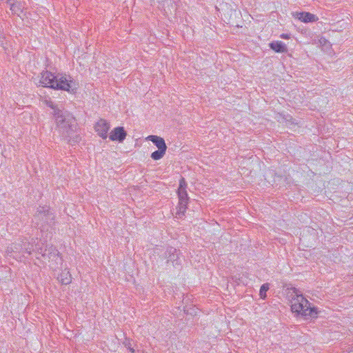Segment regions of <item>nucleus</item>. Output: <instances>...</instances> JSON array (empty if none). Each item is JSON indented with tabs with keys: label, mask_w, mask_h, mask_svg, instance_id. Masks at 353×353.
Listing matches in <instances>:
<instances>
[{
	"label": "nucleus",
	"mask_w": 353,
	"mask_h": 353,
	"mask_svg": "<svg viewBox=\"0 0 353 353\" xmlns=\"http://www.w3.org/2000/svg\"><path fill=\"white\" fill-rule=\"evenodd\" d=\"M55 130L63 139L70 145H74L81 140L80 135L77 132L75 119L67 111L58 110L55 114Z\"/></svg>",
	"instance_id": "obj_1"
},
{
	"label": "nucleus",
	"mask_w": 353,
	"mask_h": 353,
	"mask_svg": "<svg viewBox=\"0 0 353 353\" xmlns=\"http://www.w3.org/2000/svg\"><path fill=\"white\" fill-rule=\"evenodd\" d=\"M288 298L291 303V310L293 313L300 314L304 316L305 319L317 316V309L311 307L310 302L299 290L292 288L288 289Z\"/></svg>",
	"instance_id": "obj_2"
},
{
	"label": "nucleus",
	"mask_w": 353,
	"mask_h": 353,
	"mask_svg": "<svg viewBox=\"0 0 353 353\" xmlns=\"http://www.w3.org/2000/svg\"><path fill=\"white\" fill-rule=\"evenodd\" d=\"M55 216L50 211L48 206H39L34 216L33 222L39 227L41 232H51L54 225Z\"/></svg>",
	"instance_id": "obj_3"
},
{
	"label": "nucleus",
	"mask_w": 353,
	"mask_h": 353,
	"mask_svg": "<svg viewBox=\"0 0 353 353\" xmlns=\"http://www.w3.org/2000/svg\"><path fill=\"white\" fill-rule=\"evenodd\" d=\"M51 88L75 93L78 89V83L70 76L61 74L56 76L55 83L51 85Z\"/></svg>",
	"instance_id": "obj_4"
},
{
	"label": "nucleus",
	"mask_w": 353,
	"mask_h": 353,
	"mask_svg": "<svg viewBox=\"0 0 353 353\" xmlns=\"http://www.w3.org/2000/svg\"><path fill=\"white\" fill-rule=\"evenodd\" d=\"M178 196L179 201L177 215L179 218H181V216L184 215L186 210L189 200L186 190H178Z\"/></svg>",
	"instance_id": "obj_5"
},
{
	"label": "nucleus",
	"mask_w": 353,
	"mask_h": 353,
	"mask_svg": "<svg viewBox=\"0 0 353 353\" xmlns=\"http://www.w3.org/2000/svg\"><path fill=\"white\" fill-rule=\"evenodd\" d=\"M110 125L109 123L105 119L99 120L95 124L94 128L98 135L103 139L108 137V132L110 130Z\"/></svg>",
	"instance_id": "obj_6"
},
{
	"label": "nucleus",
	"mask_w": 353,
	"mask_h": 353,
	"mask_svg": "<svg viewBox=\"0 0 353 353\" xmlns=\"http://www.w3.org/2000/svg\"><path fill=\"white\" fill-rule=\"evenodd\" d=\"M56 81V76L49 71H43L41 73L39 85L43 87L51 88V85L54 84Z\"/></svg>",
	"instance_id": "obj_7"
},
{
	"label": "nucleus",
	"mask_w": 353,
	"mask_h": 353,
	"mask_svg": "<svg viewBox=\"0 0 353 353\" xmlns=\"http://www.w3.org/2000/svg\"><path fill=\"white\" fill-rule=\"evenodd\" d=\"M165 258L167 259V263L171 262L174 266L179 265V252L173 247L167 248L165 252Z\"/></svg>",
	"instance_id": "obj_8"
},
{
	"label": "nucleus",
	"mask_w": 353,
	"mask_h": 353,
	"mask_svg": "<svg viewBox=\"0 0 353 353\" xmlns=\"http://www.w3.org/2000/svg\"><path fill=\"white\" fill-rule=\"evenodd\" d=\"M127 133L123 127L114 128L110 134L109 138L111 141L122 142L125 139Z\"/></svg>",
	"instance_id": "obj_9"
},
{
	"label": "nucleus",
	"mask_w": 353,
	"mask_h": 353,
	"mask_svg": "<svg viewBox=\"0 0 353 353\" xmlns=\"http://www.w3.org/2000/svg\"><path fill=\"white\" fill-rule=\"evenodd\" d=\"M46 250L48 252V260L49 261H54L57 265L61 264L62 259L59 256V252L53 245H46Z\"/></svg>",
	"instance_id": "obj_10"
},
{
	"label": "nucleus",
	"mask_w": 353,
	"mask_h": 353,
	"mask_svg": "<svg viewBox=\"0 0 353 353\" xmlns=\"http://www.w3.org/2000/svg\"><path fill=\"white\" fill-rule=\"evenodd\" d=\"M296 16L301 21L304 23L315 22L319 19L315 14L306 12H299Z\"/></svg>",
	"instance_id": "obj_11"
},
{
	"label": "nucleus",
	"mask_w": 353,
	"mask_h": 353,
	"mask_svg": "<svg viewBox=\"0 0 353 353\" xmlns=\"http://www.w3.org/2000/svg\"><path fill=\"white\" fill-rule=\"evenodd\" d=\"M147 140L152 141L158 149L167 150V145L165 140L160 137L157 135H150L146 138Z\"/></svg>",
	"instance_id": "obj_12"
},
{
	"label": "nucleus",
	"mask_w": 353,
	"mask_h": 353,
	"mask_svg": "<svg viewBox=\"0 0 353 353\" xmlns=\"http://www.w3.org/2000/svg\"><path fill=\"white\" fill-rule=\"evenodd\" d=\"M21 251H22V244L21 243H14L7 248L8 254H11V256L14 258L20 257Z\"/></svg>",
	"instance_id": "obj_13"
},
{
	"label": "nucleus",
	"mask_w": 353,
	"mask_h": 353,
	"mask_svg": "<svg viewBox=\"0 0 353 353\" xmlns=\"http://www.w3.org/2000/svg\"><path fill=\"white\" fill-rule=\"evenodd\" d=\"M269 46L276 52L282 53L288 51L286 45L281 41H272L269 43Z\"/></svg>",
	"instance_id": "obj_14"
},
{
	"label": "nucleus",
	"mask_w": 353,
	"mask_h": 353,
	"mask_svg": "<svg viewBox=\"0 0 353 353\" xmlns=\"http://www.w3.org/2000/svg\"><path fill=\"white\" fill-rule=\"evenodd\" d=\"M57 279L63 285L70 284L72 281V276L70 272L65 269L62 270L61 274L58 276Z\"/></svg>",
	"instance_id": "obj_15"
},
{
	"label": "nucleus",
	"mask_w": 353,
	"mask_h": 353,
	"mask_svg": "<svg viewBox=\"0 0 353 353\" xmlns=\"http://www.w3.org/2000/svg\"><path fill=\"white\" fill-rule=\"evenodd\" d=\"M7 4L10 6V10L13 14L19 15L20 12H22V6L18 2H12V0H8Z\"/></svg>",
	"instance_id": "obj_16"
},
{
	"label": "nucleus",
	"mask_w": 353,
	"mask_h": 353,
	"mask_svg": "<svg viewBox=\"0 0 353 353\" xmlns=\"http://www.w3.org/2000/svg\"><path fill=\"white\" fill-rule=\"evenodd\" d=\"M43 102L46 105L50 108L53 110L52 114L54 117H55V114L58 110H63V109L59 108L57 105H55L50 99H45Z\"/></svg>",
	"instance_id": "obj_17"
},
{
	"label": "nucleus",
	"mask_w": 353,
	"mask_h": 353,
	"mask_svg": "<svg viewBox=\"0 0 353 353\" xmlns=\"http://www.w3.org/2000/svg\"><path fill=\"white\" fill-rule=\"evenodd\" d=\"M167 150L158 149L151 154V158L153 160H159L163 157Z\"/></svg>",
	"instance_id": "obj_18"
},
{
	"label": "nucleus",
	"mask_w": 353,
	"mask_h": 353,
	"mask_svg": "<svg viewBox=\"0 0 353 353\" xmlns=\"http://www.w3.org/2000/svg\"><path fill=\"white\" fill-rule=\"evenodd\" d=\"M24 245L25 252L28 254H30L32 252H36L37 253V249L39 248V245L37 244L35 245V248H34V245L28 242H25Z\"/></svg>",
	"instance_id": "obj_19"
},
{
	"label": "nucleus",
	"mask_w": 353,
	"mask_h": 353,
	"mask_svg": "<svg viewBox=\"0 0 353 353\" xmlns=\"http://www.w3.org/2000/svg\"><path fill=\"white\" fill-rule=\"evenodd\" d=\"M268 290H269V284L268 283H264L261 286L260 291H259V295L261 299H265L266 292Z\"/></svg>",
	"instance_id": "obj_20"
},
{
	"label": "nucleus",
	"mask_w": 353,
	"mask_h": 353,
	"mask_svg": "<svg viewBox=\"0 0 353 353\" xmlns=\"http://www.w3.org/2000/svg\"><path fill=\"white\" fill-rule=\"evenodd\" d=\"M37 253L39 254H41V257L42 258V259H43V260L48 259V252L46 250V246L45 247V248L39 247L37 249Z\"/></svg>",
	"instance_id": "obj_21"
},
{
	"label": "nucleus",
	"mask_w": 353,
	"mask_h": 353,
	"mask_svg": "<svg viewBox=\"0 0 353 353\" xmlns=\"http://www.w3.org/2000/svg\"><path fill=\"white\" fill-rule=\"evenodd\" d=\"M124 346L130 352L134 348L132 347L131 341L130 339H125V340L123 341Z\"/></svg>",
	"instance_id": "obj_22"
},
{
	"label": "nucleus",
	"mask_w": 353,
	"mask_h": 353,
	"mask_svg": "<svg viewBox=\"0 0 353 353\" xmlns=\"http://www.w3.org/2000/svg\"><path fill=\"white\" fill-rule=\"evenodd\" d=\"M186 187H187V184L185 183V179L183 178H182L180 180L179 187L178 188V190H186Z\"/></svg>",
	"instance_id": "obj_23"
},
{
	"label": "nucleus",
	"mask_w": 353,
	"mask_h": 353,
	"mask_svg": "<svg viewBox=\"0 0 353 353\" xmlns=\"http://www.w3.org/2000/svg\"><path fill=\"white\" fill-rule=\"evenodd\" d=\"M24 243H25L24 241H22V242L21 243L22 244V251H21V254H21L22 256H24V254H26V252H25V245H24Z\"/></svg>",
	"instance_id": "obj_24"
},
{
	"label": "nucleus",
	"mask_w": 353,
	"mask_h": 353,
	"mask_svg": "<svg viewBox=\"0 0 353 353\" xmlns=\"http://www.w3.org/2000/svg\"><path fill=\"white\" fill-rule=\"evenodd\" d=\"M131 353H144L143 351L139 350L133 349L130 351Z\"/></svg>",
	"instance_id": "obj_25"
},
{
	"label": "nucleus",
	"mask_w": 353,
	"mask_h": 353,
	"mask_svg": "<svg viewBox=\"0 0 353 353\" xmlns=\"http://www.w3.org/2000/svg\"><path fill=\"white\" fill-rule=\"evenodd\" d=\"M281 37L283 38V39H289V36L286 34H282L281 35Z\"/></svg>",
	"instance_id": "obj_26"
}]
</instances>
